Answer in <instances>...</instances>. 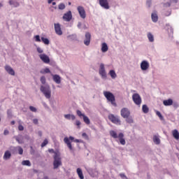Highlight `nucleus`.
Segmentation results:
<instances>
[{
    "instance_id": "nucleus-1",
    "label": "nucleus",
    "mask_w": 179,
    "mask_h": 179,
    "mask_svg": "<svg viewBox=\"0 0 179 179\" xmlns=\"http://www.w3.org/2000/svg\"><path fill=\"white\" fill-rule=\"evenodd\" d=\"M110 136L113 138V139H119L120 143L122 145H124L127 142L125 141V138H124V134L122 133L117 134V131L114 130H111L109 132Z\"/></svg>"
},
{
    "instance_id": "nucleus-2",
    "label": "nucleus",
    "mask_w": 179,
    "mask_h": 179,
    "mask_svg": "<svg viewBox=\"0 0 179 179\" xmlns=\"http://www.w3.org/2000/svg\"><path fill=\"white\" fill-rule=\"evenodd\" d=\"M103 95L108 101L112 104V106H114L115 107L117 106V103H115V96L113 93L108 91H104Z\"/></svg>"
},
{
    "instance_id": "nucleus-3",
    "label": "nucleus",
    "mask_w": 179,
    "mask_h": 179,
    "mask_svg": "<svg viewBox=\"0 0 179 179\" xmlns=\"http://www.w3.org/2000/svg\"><path fill=\"white\" fill-rule=\"evenodd\" d=\"M53 167L55 169H58L59 166H62V161L61 160V155L58 152H55V155L53 157Z\"/></svg>"
},
{
    "instance_id": "nucleus-4",
    "label": "nucleus",
    "mask_w": 179,
    "mask_h": 179,
    "mask_svg": "<svg viewBox=\"0 0 179 179\" xmlns=\"http://www.w3.org/2000/svg\"><path fill=\"white\" fill-rule=\"evenodd\" d=\"M40 90L46 99H51V88L50 87V85H41Z\"/></svg>"
},
{
    "instance_id": "nucleus-5",
    "label": "nucleus",
    "mask_w": 179,
    "mask_h": 179,
    "mask_svg": "<svg viewBox=\"0 0 179 179\" xmlns=\"http://www.w3.org/2000/svg\"><path fill=\"white\" fill-rule=\"evenodd\" d=\"M108 120H110L113 124H115V125H121V120H120V117L118 116L110 114L108 115Z\"/></svg>"
},
{
    "instance_id": "nucleus-6",
    "label": "nucleus",
    "mask_w": 179,
    "mask_h": 179,
    "mask_svg": "<svg viewBox=\"0 0 179 179\" xmlns=\"http://www.w3.org/2000/svg\"><path fill=\"white\" fill-rule=\"evenodd\" d=\"M132 100L136 106L141 107V104H142V98H141L139 94H134L132 95Z\"/></svg>"
},
{
    "instance_id": "nucleus-7",
    "label": "nucleus",
    "mask_w": 179,
    "mask_h": 179,
    "mask_svg": "<svg viewBox=\"0 0 179 179\" xmlns=\"http://www.w3.org/2000/svg\"><path fill=\"white\" fill-rule=\"evenodd\" d=\"M75 138L70 136L69 138L65 137L64 138V142L66 144L67 147L69 148V150H72V142L71 141H74Z\"/></svg>"
},
{
    "instance_id": "nucleus-8",
    "label": "nucleus",
    "mask_w": 179,
    "mask_h": 179,
    "mask_svg": "<svg viewBox=\"0 0 179 179\" xmlns=\"http://www.w3.org/2000/svg\"><path fill=\"white\" fill-rule=\"evenodd\" d=\"M120 115L122 117V118H128L129 115H131V111L128 108H123L120 110Z\"/></svg>"
},
{
    "instance_id": "nucleus-9",
    "label": "nucleus",
    "mask_w": 179,
    "mask_h": 179,
    "mask_svg": "<svg viewBox=\"0 0 179 179\" xmlns=\"http://www.w3.org/2000/svg\"><path fill=\"white\" fill-rule=\"evenodd\" d=\"M99 75L101 76V78H107V73H106V69L104 68V64H101L99 67Z\"/></svg>"
},
{
    "instance_id": "nucleus-10",
    "label": "nucleus",
    "mask_w": 179,
    "mask_h": 179,
    "mask_svg": "<svg viewBox=\"0 0 179 179\" xmlns=\"http://www.w3.org/2000/svg\"><path fill=\"white\" fill-rule=\"evenodd\" d=\"M77 9L78 10V13H79L80 17H82V19H86V11L85 10V8L79 6L77 8Z\"/></svg>"
},
{
    "instance_id": "nucleus-11",
    "label": "nucleus",
    "mask_w": 179,
    "mask_h": 179,
    "mask_svg": "<svg viewBox=\"0 0 179 179\" xmlns=\"http://www.w3.org/2000/svg\"><path fill=\"white\" fill-rule=\"evenodd\" d=\"M55 31L57 36H62V29H61V24L59 23H55Z\"/></svg>"
},
{
    "instance_id": "nucleus-12",
    "label": "nucleus",
    "mask_w": 179,
    "mask_h": 179,
    "mask_svg": "<svg viewBox=\"0 0 179 179\" xmlns=\"http://www.w3.org/2000/svg\"><path fill=\"white\" fill-rule=\"evenodd\" d=\"M63 19L65 22H71L72 20V12L71 10L64 13L63 15Z\"/></svg>"
},
{
    "instance_id": "nucleus-13",
    "label": "nucleus",
    "mask_w": 179,
    "mask_h": 179,
    "mask_svg": "<svg viewBox=\"0 0 179 179\" xmlns=\"http://www.w3.org/2000/svg\"><path fill=\"white\" fill-rule=\"evenodd\" d=\"M39 58L44 64H50V57L45 54L39 55Z\"/></svg>"
},
{
    "instance_id": "nucleus-14",
    "label": "nucleus",
    "mask_w": 179,
    "mask_h": 179,
    "mask_svg": "<svg viewBox=\"0 0 179 179\" xmlns=\"http://www.w3.org/2000/svg\"><path fill=\"white\" fill-rule=\"evenodd\" d=\"M149 62L146 60H143L141 63V68L142 71H148V69H149Z\"/></svg>"
},
{
    "instance_id": "nucleus-15",
    "label": "nucleus",
    "mask_w": 179,
    "mask_h": 179,
    "mask_svg": "<svg viewBox=\"0 0 179 179\" xmlns=\"http://www.w3.org/2000/svg\"><path fill=\"white\" fill-rule=\"evenodd\" d=\"M99 5L104 9H110L108 0H99Z\"/></svg>"
},
{
    "instance_id": "nucleus-16",
    "label": "nucleus",
    "mask_w": 179,
    "mask_h": 179,
    "mask_svg": "<svg viewBox=\"0 0 179 179\" xmlns=\"http://www.w3.org/2000/svg\"><path fill=\"white\" fill-rule=\"evenodd\" d=\"M92 38V35L89 32L85 34V39L84 40V44L85 45H89L90 44V40Z\"/></svg>"
},
{
    "instance_id": "nucleus-17",
    "label": "nucleus",
    "mask_w": 179,
    "mask_h": 179,
    "mask_svg": "<svg viewBox=\"0 0 179 179\" xmlns=\"http://www.w3.org/2000/svg\"><path fill=\"white\" fill-rule=\"evenodd\" d=\"M5 70L6 71V72H8V73H9V75L15 76V71L10 66L6 65L5 66Z\"/></svg>"
},
{
    "instance_id": "nucleus-18",
    "label": "nucleus",
    "mask_w": 179,
    "mask_h": 179,
    "mask_svg": "<svg viewBox=\"0 0 179 179\" xmlns=\"http://www.w3.org/2000/svg\"><path fill=\"white\" fill-rule=\"evenodd\" d=\"M172 135L173 136V138L176 140L178 141L179 140V132L178 130L177 129H174L172 131Z\"/></svg>"
},
{
    "instance_id": "nucleus-19",
    "label": "nucleus",
    "mask_w": 179,
    "mask_h": 179,
    "mask_svg": "<svg viewBox=\"0 0 179 179\" xmlns=\"http://www.w3.org/2000/svg\"><path fill=\"white\" fill-rule=\"evenodd\" d=\"M53 80L57 83V85H59L61 83V77L58 75H54L53 76Z\"/></svg>"
},
{
    "instance_id": "nucleus-20",
    "label": "nucleus",
    "mask_w": 179,
    "mask_h": 179,
    "mask_svg": "<svg viewBox=\"0 0 179 179\" xmlns=\"http://www.w3.org/2000/svg\"><path fill=\"white\" fill-rule=\"evenodd\" d=\"M164 106H173V99H169L167 100H164L163 101Z\"/></svg>"
},
{
    "instance_id": "nucleus-21",
    "label": "nucleus",
    "mask_w": 179,
    "mask_h": 179,
    "mask_svg": "<svg viewBox=\"0 0 179 179\" xmlns=\"http://www.w3.org/2000/svg\"><path fill=\"white\" fill-rule=\"evenodd\" d=\"M10 156H12V154H10V151L7 150L4 153L3 159L8 160V159H10Z\"/></svg>"
},
{
    "instance_id": "nucleus-22",
    "label": "nucleus",
    "mask_w": 179,
    "mask_h": 179,
    "mask_svg": "<svg viewBox=\"0 0 179 179\" xmlns=\"http://www.w3.org/2000/svg\"><path fill=\"white\" fill-rule=\"evenodd\" d=\"M77 174L80 179H85V176H83V172L80 168L77 169Z\"/></svg>"
},
{
    "instance_id": "nucleus-23",
    "label": "nucleus",
    "mask_w": 179,
    "mask_h": 179,
    "mask_svg": "<svg viewBox=\"0 0 179 179\" xmlns=\"http://www.w3.org/2000/svg\"><path fill=\"white\" fill-rule=\"evenodd\" d=\"M152 20L154 22V23H156L159 20V17L157 16V14L156 13H153L151 15Z\"/></svg>"
},
{
    "instance_id": "nucleus-24",
    "label": "nucleus",
    "mask_w": 179,
    "mask_h": 179,
    "mask_svg": "<svg viewBox=\"0 0 179 179\" xmlns=\"http://www.w3.org/2000/svg\"><path fill=\"white\" fill-rule=\"evenodd\" d=\"M101 51L102 52H107L108 51V46L107 43H103L101 46Z\"/></svg>"
},
{
    "instance_id": "nucleus-25",
    "label": "nucleus",
    "mask_w": 179,
    "mask_h": 179,
    "mask_svg": "<svg viewBox=\"0 0 179 179\" xmlns=\"http://www.w3.org/2000/svg\"><path fill=\"white\" fill-rule=\"evenodd\" d=\"M147 36L150 43H153L155 41V37L153 36V34H152V33L149 32Z\"/></svg>"
},
{
    "instance_id": "nucleus-26",
    "label": "nucleus",
    "mask_w": 179,
    "mask_h": 179,
    "mask_svg": "<svg viewBox=\"0 0 179 179\" xmlns=\"http://www.w3.org/2000/svg\"><path fill=\"white\" fill-rule=\"evenodd\" d=\"M153 142L155 143V145H160V138H159V136H153Z\"/></svg>"
},
{
    "instance_id": "nucleus-27",
    "label": "nucleus",
    "mask_w": 179,
    "mask_h": 179,
    "mask_svg": "<svg viewBox=\"0 0 179 179\" xmlns=\"http://www.w3.org/2000/svg\"><path fill=\"white\" fill-rule=\"evenodd\" d=\"M109 75L112 79H115L117 78V73H115V71L114 70H110L109 71Z\"/></svg>"
},
{
    "instance_id": "nucleus-28",
    "label": "nucleus",
    "mask_w": 179,
    "mask_h": 179,
    "mask_svg": "<svg viewBox=\"0 0 179 179\" xmlns=\"http://www.w3.org/2000/svg\"><path fill=\"white\" fill-rule=\"evenodd\" d=\"M124 118L126 119V122H127V124H134V118H132L131 115Z\"/></svg>"
},
{
    "instance_id": "nucleus-29",
    "label": "nucleus",
    "mask_w": 179,
    "mask_h": 179,
    "mask_svg": "<svg viewBox=\"0 0 179 179\" xmlns=\"http://www.w3.org/2000/svg\"><path fill=\"white\" fill-rule=\"evenodd\" d=\"M64 118H66V120H72L73 121L76 117H75V115H73L67 114V115H64Z\"/></svg>"
},
{
    "instance_id": "nucleus-30",
    "label": "nucleus",
    "mask_w": 179,
    "mask_h": 179,
    "mask_svg": "<svg viewBox=\"0 0 179 179\" xmlns=\"http://www.w3.org/2000/svg\"><path fill=\"white\" fill-rule=\"evenodd\" d=\"M83 118L84 122L86 123L87 125L90 124V119H89V117L87 116L83 115Z\"/></svg>"
},
{
    "instance_id": "nucleus-31",
    "label": "nucleus",
    "mask_w": 179,
    "mask_h": 179,
    "mask_svg": "<svg viewBox=\"0 0 179 179\" xmlns=\"http://www.w3.org/2000/svg\"><path fill=\"white\" fill-rule=\"evenodd\" d=\"M142 110L144 114H148L149 113V108L148 107L147 105H143Z\"/></svg>"
},
{
    "instance_id": "nucleus-32",
    "label": "nucleus",
    "mask_w": 179,
    "mask_h": 179,
    "mask_svg": "<svg viewBox=\"0 0 179 179\" xmlns=\"http://www.w3.org/2000/svg\"><path fill=\"white\" fill-rule=\"evenodd\" d=\"M22 166H28V167H30L31 166V163L29 160H24L22 162Z\"/></svg>"
},
{
    "instance_id": "nucleus-33",
    "label": "nucleus",
    "mask_w": 179,
    "mask_h": 179,
    "mask_svg": "<svg viewBox=\"0 0 179 179\" xmlns=\"http://www.w3.org/2000/svg\"><path fill=\"white\" fill-rule=\"evenodd\" d=\"M9 3H10V5H13L14 6H15V8H17V6H19V2H17V1H12V0H10V1H9Z\"/></svg>"
},
{
    "instance_id": "nucleus-34",
    "label": "nucleus",
    "mask_w": 179,
    "mask_h": 179,
    "mask_svg": "<svg viewBox=\"0 0 179 179\" xmlns=\"http://www.w3.org/2000/svg\"><path fill=\"white\" fill-rule=\"evenodd\" d=\"M41 40L43 43H45L46 45H48L50 44V40L47 38L41 37Z\"/></svg>"
},
{
    "instance_id": "nucleus-35",
    "label": "nucleus",
    "mask_w": 179,
    "mask_h": 179,
    "mask_svg": "<svg viewBox=\"0 0 179 179\" xmlns=\"http://www.w3.org/2000/svg\"><path fill=\"white\" fill-rule=\"evenodd\" d=\"M40 73H43V74H44V73H51V71L50 70V69L45 68V69L41 70L40 71Z\"/></svg>"
},
{
    "instance_id": "nucleus-36",
    "label": "nucleus",
    "mask_w": 179,
    "mask_h": 179,
    "mask_svg": "<svg viewBox=\"0 0 179 179\" xmlns=\"http://www.w3.org/2000/svg\"><path fill=\"white\" fill-rule=\"evenodd\" d=\"M34 38H35V41H36V43H41V39L40 38L39 35H36L34 36Z\"/></svg>"
},
{
    "instance_id": "nucleus-37",
    "label": "nucleus",
    "mask_w": 179,
    "mask_h": 179,
    "mask_svg": "<svg viewBox=\"0 0 179 179\" xmlns=\"http://www.w3.org/2000/svg\"><path fill=\"white\" fill-rule=\"evenodd\" d=\"M46 145H48V140L45 139L41 144V148H44V146H46Z\"/></svg>"
},
{
    "instance_id": "nucleus-38",
    "label": "nucleus",
    "mask_w": 179,
    "mask_h": 179,
    "mask_svg": "<svg viewBox=\"0 0 179 179\" xmlns=\"http://www.w3.org/2000/svg\"><path fill=\"white\" fill-rule=\"evenodd\" d=\"M59 9L60 10H64V9H65V4H64L62 3L59 4Z\"/></svg>"
},
{
    "instance_id": "nucleus-39",
    "label": "nucleus",
    "mask_w": 179,
    "mask_h": 179,
    "mask_svg": "<svg viewBox=\"0 0 179 179\" xmlns=\"http://www.w3.org/2000/svg\"><path fill=\"white\" fill-rule=\"evenodd\" d=\"M45 76H41V83H42V85H45Z\"/></svg>"
},
{
    "instance_id": "nucleus-40",
    "label": "nucleus",
    "mask_w": 179,
    "mask_h": 179,
    "mask_svg": "<svg viewBox=\"0 0 179 179\" xmlns=\"http://www.w3.org/2000/svg\"><path fill=\"white\" fill-rule=\"evenodd\" d=\"M29 110L32 111V113H36L37 112V108H34V106H29Z\"/></svg>"
},
{
    "instance_id": "nucleus-41",
    "label": "nucleus",
    "mask_w": 179,
    "mask_h": 179,
    "mask_svg": "<svg viewBox=\"0 0 179 179\" xmlns=\"http://www.w3.org/2000/svg\"><path fill=\"white\" fill-rule=\"evenodd\" d=\"M17 149L19 155H23V148H22V147L20 146H18Z\"/></svg>"
},
{
    "instance_id": "nucleus-42",
    "label": "nucleus",
    "mask_w": 179,
    "mask_h": 179,
    "mask_svg": "<svg viewBox=\"0 0 179 179\" xmlns=\"http://www.w3.org/2000/svg\"><path fill=\"white\" fill-rule=\"evenodd\" d=\"M36 50H37V52H38V54H43V52H44V50H43L41 49V48H40V47H38V48H36Z\"/></svg>"
},
{
    "instance_id": "nucleus-43",
    "label": "nucleus",
    "mask_w": 179,
    "mask_h": 179,
    "mask_svg": "<svg viewBox=\"0 0 179 179\" xmlns=\"http://www.w3.org/2000/svg\"><path fill=\"white\" fill-rule=\"evenodd\" d=\"M82 136L83 138H85V139H86L87 141H89V136H87L86 133H83Z\"/></svg>"
},
{
    "instance_id": "nucleus-44",
    "label": "nucleus",
    "mask_w": 179,
    "mask_h": 179,
    "mask_svg": "<svg viewBox=\"0 0 179 179\" xmlns=\"http://www.w3.org/2000/svg\"><path fill=\"white\" fill-rule=\"evenodd\" d=\"M76 113H77V115H78V117H83V115H85V114H83L82 112L79 110H77Z\"/></svg>"
},
{
    "instance_id": "nucleus-45",
    "label": "nucleus",
    "mask_w": 179,
    "mask_h": 179,
    "mask_svg": "<svg viewBox=\"0 0 179 179\" xmlns=\"http://www.w3.org/2000/svg\"><path fill=\"white\" fill-rule=\"evenodd\" d=\"M156 114L161 119H163V115H162V113L160 112H159L158 110L156 111Z\"/></svg>"
},
{
    "instance_id": "nucleus-46",
    "label": "nucleus",
    "mask_w": 179,
    "mask_h": 179,
    "mask_svg": "<svg viewBox=\"0 0 179 179\" xmlns=\"http://www.w3.org/2000/svg\"><path fill=\"white\" fill-rule=\"evenodd\" d=\"M80 121H79V120H76V125L78 127V128L79 129H80Z\"/></svg>"
},
{
    "instance_id": "nucleus-47",
    "label": "nucleus",
    "mask_w": 179,
    "mask_h": 179,
    "mask_svg": "<svg viewBox=\"0 0 179 179\" xmlns=\"http://www.w3.org/2000/svg\"><path fill=\"white\" fill-rule=\"evenodd\" d=\"M18 129H19V131H23V129H24V127H23V125L20 124L18 126Z\"/></svg>"
},
{
    "instance_id": "nucleus-48",
    "label": "nucleus",
    "mask_w": 179,
    "mask_h": 179,
    "mask_svg": "<svg viewBox=\"0 0 179 179\" xmlns=\"http://www.w3.org/2000/svg\"><path fill=\"white\" fill-rule=\"evenodd\" d=\"M120 176L121 178H126V179L128 178L127 177V176H125V174H124V173H120Z\"/></svg>"
},
{
    "instance_id": "nucleus-49",
    "label": "nucleus",
    "mask_w": 179,
    "mask_h": 179,
    "mask_svg": "<svg viewBox=\"0 0 179 179\" xmlns=\"http://www.w3.org/2000/svg\"><path fill=\"white\" fill-rule=\"evenodd\" d=\"M33 122H34V124H35L36 125H37V124H38V119H34V120H33Z\"/></svg>"
},
{
    "instance_id": "nucleus-50",
    "label": "nucleus",
    "mask_w": 179,
    "mask_h": 179,
    "mask_svg": "<svg viewBox=\"0 0 179 179\" xmlns=\"http://www.w3.org/2000/svg\"><path fill=\"white\" fill-rule=\"evenodd\" d=\"M30 149H31V155H34V149H33V146H31Z\"/></svg>"
},
{
    "instance_id": "nucleus-51",
    "label": "nucleus",
    "mask_w": 179,
    "mask_h": 179,
    "mask_svg": "<svg viewBox=\"0 0 179 179\" xmlns=\"http://www.w3.org/2000/svg\"><path fill=\"white\" fill-rule=\"evenodd\" d=\"M8 134H9V131L7 129L4 130L3 135H8Z\"/></svg>"
},
{
    "instance_id": "nucleus-52",
    "label": "nucleus",
    "mask_w": 179,
    "mask_h": 179,
    "mask_svg": "<svg viewBox=\"0 0 179 179\" xmlns=\"http://www.w3.org/2000/svg\"><path fill=\"white\" fill-rule=\"evenodd\" d=\"M74 142H76V143H82V140L76 139V140H74Z\"/></svg>"
},
{
    "instance_id": "nucleus-53",
    "label": "nucleus",
    "mask_w": 179,
    "mask_h": 179,
    "mask_svg": "<svg viewBox=\"0 0 179 179\" xmlns=\"http://www.w3.org/2000/svg\"><path fill=\"white\" fill-rule=\"evenodd\" d=\"M7 114H8V117H10V115L12 114V111L10 110H8L7 111Z\"/></svg>"
},
{
    "instance_id": "nucleus-54",
    "label": "nucleus",
    "mask_w": 179,
    "mask_h": 179,
    "mask_svg": "<svg viewBox=\"0 0 179 179\" xmlns=\"http://www.w3.org/2000/svg\"><path fill=\"white\" fill-rule=\"evenodd\" d=\"M48 152H49L50 153H55V152L54 151V149H49V150H48Z\"/></svg>"
},
{
    "instance_id": "nucleus-55",
    "label": "nucleus",
    "mask_w": 179,
    "mask_h": 179,
    "mask_svg": "<svg viewBox=\"0 0 179 179\" xmlns=\"http://www.w3.org/2000/svg\"><path fill=\"white\" fill-rule=\"evenodd\" d=\"M38 134L39 136H41L43 135V133L41 131H38Z\"/></svg>"
},
{
    "instance_id": "nucleus-56",
    "label": "nucleus",
    "mask_w": 179,
    "mask_h": 179,
    "mask_svg": "<svg viewBox=\"0 0 179 179\" xmlns=\"http://www.w3.org/2000/svg\"><path fill=\"white\" fill-rule=\"evenodd\" d=\"M52 1H54V0H48V3H52Z\"/></svg>"
},
{
    "instance_id": "nucleus-57",
    "label": "nucleus",
    "mask_w": 179,
    "mask_h": 179,
    "mask_svg": "<svg viewBox=\"0 0 179 179\" xmlns=\"http://www.w3.org/2000/svg\"><path fill=\"white\" fill-rule=\"evenodd\" d=\"M173 2H175V3H177L178 2V0H172Z\"/></svg>"
},
{
    "instance_id": "nucleus-58",
    "label": "nucleus",
    "mask_w": 179,
    "mask_h": 179,
    "mask_svg": "<svg viewBox=\"0 0 179 179\" xmlns=\"http://www.w3.org/2000/svg\"><path fill=\"white\" fill-rule=\"evenodd\" d=\"M11 125H15V121L13 120V121L11 122Z\"/></svg>"
},
{
    "instance_id": "nucleus-59",
    "label": "nucleus",
    "mask_w": 179,
    "mask_h": 179,
    "mask_svg": "<svg viewBox=\"0 0 179 179\" xmlns=\"http://www.w3.org/2000/svg\"><path fill=\"white\" fill-rule=\"evenodd\" d=\"M52 5L55 6V5H57V3L52 2Z\"/></svg>"
},
{
    "instance_id": "nucleus-60",
    "label": "nucleus",
    "mask_w": 179,
    "mask_h": 179,
    "mask_svg": "<svg viewBox=\"0 0 179 179\" xmlns=\"http://www.w3.org/2000/svg\"><path fill=\"white\" fill-rule=\"evenodd\" d=\"M0 8H2V3H0Z\"/></svg>"
},
{
    "instance_id": "nucleus-61",
    "label": "nucleus",
    "mask_w": 179,
    "mask_h": 179,
    "mask_svg": "<svg viewBox=\"0 0 179 179\" xmlns=\"http://www.w3.org/2000/svg\"><path fill=\"white\" fill-rule=\"evenodd\" d=\"M45 179H48V177H45Z\"/></svg>"
},
{
    "instance_id": "nucleus-62",
    "label": "nucleus",
    "mask_w": 179,
    "mask_h": 179,
    "mask_svg": "<svg viewBox=\"0 0 179 179\" xmlns=\"http://www.w3.org/2000/svg\"><path fill=\"white\" fill-rule=\"evenodd\" d=\"M69 5H71V2H69Z\"/></svg>"
},
{
    "instance_id": "nucleus-63",
    "label": "nucleus",
    "mask_w": 179,
    "mask_h": 179,
    "mask_svg": "<svg viewBox=\"0 0 179 179\" xmlns=\"http://www.w3.org/2000/svg\"><path fill=\"white\" fill-rule=\"evenodd\" d=\"M0 121H1V117H0Z\"/></svg>"
}]
</instances>
